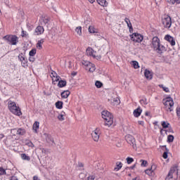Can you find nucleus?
Instances as JSON below:
<instances>
[{"label":"nucleus","mask_w":180,"mask_h":180,"mask_svg":"<svg viewBox=\"0 0 180 180\" xmlns=\"http://www.w3.org/2000/svg\"><path fill=\"white\" fill-rule=\"evenodd\" d=\"M21 158H22V160H23L24 161H30V156H28V155H26L25 153L21 154Z\"/></svg>","instance_id":"c756f323"},{"label":"nucleus","mask_w":180,"mask_h":180,"mask_svg":"<svg viewBox=\"0 0 180 180\" xmlns=\"http://www.w3.org/2000/svg\"><path fill=\"white\" fill-rule=\"evenodd\" d=\"M129 36H130L131 40L132 41H134L135 43H141L144 39L143 35L137 32H134L132 34H130Z\"/></svg>","instance_id":"0eeeda50"},{"label":"nucleus","mask_w":180,"mask_h":180,"mask_svg":"<svg viewBox=\"0 0 180 180\" xmlns=\"http://www.w3.org/2000/svg\"><path fill=\"white\" fill-rule=\"evenodd\" d=\"M22 37H27V32L26 31H22L21 34Z\"/></svg>","instance_id":"49530a36"},{"label":"nucleus","mask_w":180,"mask_h":180,"mask_svg":"<svg viewBox=\"0 0 180 180\" xmlns=\"http://www.w3.org/2000/svg\"><path fill=\"white\" fill-rule=\"evenodd\" d=\"M132 65L134 67V68H135V70H137V68H139V62L136 61V60H134L132 61Z\"/></svg>","instance_id":"e433bc0d"},{"label":"nucleus","mask_w":180,"mask_h":180,"mask_svg":"<svg viewBox=\"0 0 180 180\" xmlns=\"http://www.w3.org/2000/svg\"><path fill=\"white\" fill-rule=\"evenodd\" d=\"M134 161V159H133L132 158H127V164H131V162H133Z\"/></svg>","instance_id":"37998d69"},{"label":"nucleus","mask_w":180,"mask_h":180,"mask_svg":"<svg viewBox=\"0 0 180 180\" xmlns=\"http://www.w3.org/2000/svg\"><path fill=\"white\" fill-rule=\"evenodd\" d=\"M11 180H18V179L16 176H11Z\"/></svg>","instance_id":"5fc2aeb1"},{"label":"nucleus","mask_w":180,"mask_h":180,"mask_svg":"<svg viewBox=\"0 0 180 180\" xmlns=\"http://www.w3.org/2000/svg\"><path fill=\"white\" fill-rule=\"evenodd\" d=\"M120 103V100L119 99V98L116 97L115 98L111 99V105H112V106L119 105Z\"/></svg>","instance_id":"4be33fe9"},{"label":"nucleus","mask_w":180,"mask_h":180,"mask_svg":"<svg viewBox=\"0 0 180 180\" xmlns=\"http://www.w3.org/2000/svg\"><path fill=\"white\" fill-rule=\"evenodd\" d=\"M4 40L11 46H16L19 43V37L13 34H7L3 37Z\"/></svg>","instance_id":"7ed1b4c3"},{"label":"nucleus","mask_w":180,"mask_h":180,"mask_svg":"<svg viewBox=\"0 0 180 180\" xmlns=\"http://www.w3.org/2000/svg\"><path fill=\"white\" fill-rule=\"evenodd\" d=\"M162 147L165 150L163 153L162 157L165 160H167L168 158V153H169V150L167 148V146H162Z\"/></svg>","instance_id":"aec40b11"},{"label":"nucleus","mask_w":180,"mask_h":180,"mask_svg":"<svg viewBox=\"0 0 180 180\" xmlns=\"http://www.w3.org/2000/svg\"><path fill=\"white\" fill-rule=\"evenodd\" d=\"M141 167H146V165H147V161L146 160H141Z\"/></svg>","instance_id":"de8ad7c7"},{"label":"nucleus","mask_w":180,"mask_h":180,"mask_svg":"<svg viewBox=\"0 0 180 180\" xmlns=\"http://www.w3.org/2000/svg\"><path fill=\"white\" fill-rule=\"evenodd\" d=\"M61 98H63V99H67V98H68V96H70V95H71V92L68 90L64 91H63L61 94Z\"/></svg>","instance_id":"a211bd4d"},{"label":"nucleus","mask_w":180,"mask_h":180,"mask_svg":"<svg viewBox=\"0 0 180 180\" xmlns=\"http://www.w3.org/2000/svg\"><path fill=\"white\" fill-rule=\"evenodd\" d=\"M44 43V39H40L38 41L37 44V48L39 49V50H41L43 49V46H41Z\"/></svg>","instance_id":"bb28decb"},{"label":"nucleus","mask_w":180,"mask_h":180,"mask_svg":"<svg viewBox=\"0 0 180 180\" xmlns=\"http://www.w3.org/2000/svg\"><path fill=\"white\" fill-rule=\"evenodd\" d=\"M18 60L20 61L22 66L24 67V68H26L27 67V58H26L24 56L23 53H21L18 55Z\"/></svg>","instance_id":"9d476101"},{"label":"nucleus","mask_w":180,"mask_h":180,"mask_svg":"<svg viewBox=\"0 0 180 180\" xmlns=\"http://www.w3.org/2000/svg\"><path fill=\"white\" fill-rule=\"evenodd\" d=\"M167 131H169V133H174V130L171 127L168 129Z\"/></svg>","instance_id":"6e6d98bb"},{"label":"nucleus","mask_w":180,"mask_h":180,"mask_svg":"<svg viewBox=\"0 0 180 180\" xmlns=\"http://www.w3.org/2000/svg\"><path fill=\"white\" fill-rule=\"evenodd\" d=\"M72 77H75V75H77V72H72Z\"/></svg>","instance_id":"e2e57ef3"},{"label":"nucleus","mask_w":180,"mask_h":180,"mask_svg":"<svg viewBox=\"0 0 180 180\" xmlns=\"http://www.w3.org/2000/svg\"><path fill=\"white\" fill-rule=\"evenodd\" d=\"M75 32L79 36H81V34H82V27L81 26L77 27L75 29Z\"/></svg>","instance_id":"7c9ffc66"},{"label":"nucleus","mask_w":180,"mask_h":180,"mask_svg":"<svg viewBox=\"0 0 180 180\" xmlns=\"http://www.w3.org/2000/svg\"><path fill=\"white\" fill-rule=\"evenodd\" d=\"M141 112H143V110H141V108H136V110H134V116L135 117H139L141 115Z\"/></svg>","instance_id":"6ab92c4d"},{"label":"nucleus","mask_w":180,"mask_h":180,"mask_svg":"<svg viewBox=\"0 0 180 180\" xmlns=\"http://www.w3.org/2000/svg\"><path fill=\"white\" fill-rule=\"evenodd\" d=\"M33 180H40V179H39V176H34Z\"/></svg>","instance_id":"4d7b16f0"},{"label":"nucleus","mask_w":180,"mask_h":180,"mask_svg":"<svg viewBox=\"0 0 180 180\" xmlns=\"http://www.w3.org/2000/svg\"><path fill=\"white\" fill-rule=\"evenodd\" d=\"M34 57L33 56H30L29 58V61H30V63H34Z\"/></svg>","instance_id":"8fccbe9b"},{"label":"nucleus","mask_w":180,"mask_h":180,"mask_svg":"<svg viewBox=\"0 0 180 180\" xmlns=\"http://www.w3.org/2000/svg\"><path fill=\"white\" fill-rule=\"evenodd\" d=\"M136 168V165H134L133 166L129 167V169H134Z\"/></svg>","instance_id":"680f3d73"},{"label":"nucleus","mask_w":180,"mask_h":180,"mask_svg":"<svg viewBox=\"0 0 180 180\" xmlns=\"http://www.w3.org/2000/svg\"><path fill=\"white\" fill-rule=\"evenodd\" d=\"M177 116H180V106H178L176 109Z\"/></svg>","instance_id":"09e8293b"},{"label":"nucleus","mask_w":180,"mask_h":180,"mask_svg":"<svg viewBox=\"0 0 180 180\" xmlns=\"http://www.w3.org/2000/svg\"><path fill=\"white\" fill-rule=\"evenodd\" d=\"M167 2L169 4H172V5H174V4H180V0H167Z\"/></svg>","instance_id":"f704fd0d"},{"label":"nucleus","mask_w":180,"mask_h":180,"mask_svg":"<svg viewBox=\"0 0 180 180\" xmlns=\"http://www.w3.org/2000/svg\"><path fill=\"white\" fill-rule=\"evenodd\" d=\"M101 116L105 120V126L110 127V126L113 124V115L109 111H102Z\"/></svg>","instance_id":"f257e3e1"},{"label":"nucleus","mask_w":180,"mask_h":180,"mask_svg":"<svg viewBox=\"0 0 180 180\" xmlns=\"http://www.w3.org/2000/svg\"><path fill=\"white\" fill-rule=\"evenodd\" d=\"M145 115L146 116H150V112H146Z\"/></svg>","instance_id":"69168bd1"},{"label":"nucleus","mask_w":180,"mask_h":180,"mask_svg":"<svg viewBox=\"0 0 180 180\" xmlns=\"http://www.w3.org/2000/svg\"><path fill=\"white\" fill-rule=\"evenodd\" d=\"M154 51H156L158 54H162L164 51H167V49L165 46L161 44L158 45L155 49H153Z\"/></svg>","instance_id":"9b49d317"},{"label":"nucleus","mask_w":180,"mask_h":180,"mask_svg":"<svg viewBox=\"0 0 180 180\" xmlns=\"http://www.w3.org/2000/svg\"><path fill=\"white\" fill-rule=\"evenodd\" d=\"M155 170V165H152L150 169H148L145 170V173L147 175H149V176H151L153 175V172Z\"/></svg>","instance_id":"f3484780"},{"label":"nucleus","mask_w":180,"mask_h":180,"mask_svg":"<svg viewBox=\"0 0 180 180\" xmlns=\"http://www.w3.org/2000/svg\"><path fill=\"white\" fill-rule=\"evenodd\" d=\"M99 136H101V129L99 128H96L91 133V137L94 141H99Z\"/></svg>","instance_id":"1a4fd4ad"},{"label":"nucleus","mask_w":180,"mask_h":180,"mask_svg":"<svg viewBox=\"0 0 180 180\" xmlns=\"http://www.w3.org/2000/svg\"><path fill=\"white\" fill-rule=\"evenodd\" d=\"M125 140L128 143V144L131 146L134 150H137V145H136V139H134V136H131L130 134L126 135Z\"/></svg>","instance_id":"423d86ee"},{"label":"nucleus","mask_w":180,"mask_h":180,"mask_svg":"<svg viewBox=\"0 0 180 180\" xmlns=\"http://www.w3.org/2000/svg\"><path fill=\"white\" fill-rule=\"evenodd\" d=\"M122 167H123V163H122V162H117L116 167L114 168V171L115 172L120 171Z\"/></svg>","instance_id":"393cba45"},{"label":"nucleus","mask_w":180,"mask_h":180,"mask_svg":"<svg viewBox=\"0 0 180 180\" xmlns=\"http://www.w3.org/2000/svg\"><path fill=\"white\" fill-rule=\"evenodd\" d=\"M165 40H167V41H169L170 43L171 46H175V39H174V37H172L171 35H166L165 37Z\"/></svg>","instance_id":"2eb2a0df"},{"label":"nucleus","mask_w":180,"mask_h":180,"mask_svg":"<svg viewBox=\"0 0 180 180\" xmlns=\"http://www.w3.org/2000/svg\"><path fill=\"white\" fill-rule=\"evenodd\" d=\"M162 126L163 127V129H168L169 127V123L163 121L162 122Z\"/></svg>","instance_id":"72a5a7b5"},{"label":"nucleus","mask_w":180,"mask_h":180,"mask_svg":"<svg viewBox=\"0 0 180 180\" xmlns=\"http://www.w3.org/2000/svg\"><path fill=\"white\" fill-rule=\"evenodd\" d=\"M58 120H60V122H63V120H65L64 114L63 113V112H61V114H60V115L58 116Z\"/></svg>","instance_id":"ea45409f"},{"label":"nucleus","mask_w":180,"mask_h":180,"mask_svg":"<svg viewBox=\"0 0 180 180\" xmlns=\"http://www.w3.org/2000/svg\"><path fill=\"white\" fill-rule=\"evenodd\" d=\"M41 150L42 153H46V149L45 148H41Z\"/></svg>","instance_id":"774afa93"},{"label":"nucleus","mask_w":180,"mask_h":180,"mask_svg":"<svg viewBox=\"0 0 180 180\" xmlns=\"http://www.w3.org/2000/svg\"><path fill=\"white\" fill-rule=\"evenodd\" d=\"M44 33V27L43 26H37L34 31V35L39 36V34H43Z\"/></svg>","instance_id":"ddd939ff"},{"label":"nucleus","mask_w":180,"mask_h":180,"mask_svg":"<svg viewBox=\"0 0 180 180\" xmlns=\"http://www.w3.org/2000/svg\"><path fill=\"white\" fill-rule=\"evenodd\" d=\"M63 101H57L56 103V107L57 108V109H63Z\"/></svg>","instance_id":"2f4dec72"},{"label":"nucleus","mask_w":180,"mask_h":180,"mask_svg":"<svg viewBox=\"0 0 180 180\" xmlns=\"http://www.w3.org/2000/svg\"><path fill=\"white\" fill-rule=\"evenodd\" d=\"M162 22L166 29H169L172 25V20L169 15L165 16L164 18L162 19Z\"/></svg>","instance_id":"6e6552de"},{"label":"nucleus","mask_w":180,"mask_h":180,"mask_svg":"<svg viewBox=\"0 0 180 180\" xmlns=\"http://www.w3.org/2000/svg\"><path fill=\"white\" fill-rule=\"evenodd\" d=\"M138 123H139V124H141V126H143L144 124V122H143V121H139Z\"/></svg>","instance_id":"052dcab7"},{"label":"nucleus","mask_w":180,"mask_h":180,"mask_svg":"<svg viewBox=\"0 0 180 180\" xmlns=\"http://www.w3.org/2000/svg\"><path fill=\"white\" fill-rule=\"evenodd\" d=\"M127 26H128L129 28L133 27V25H131V22L127 24Z\"/></svg>","instance_id":"bf43d9fd"},{"label":"nucleus","mask_w":180,"mask_h":180,"mask_svg":"<svg viewBox=\"0 0 180 180\" xmlns=\"http://www.w3.org/2000/svg\"><path fill=\"white\" fill-rule=\"evenodd\" d=\"M140 103H141V105H147V98H143L140 101Z\"/></svg>","instance_id":"c03bdc74"},{"label":"nucleus","mask_w":180,"mask_h":180,"mask_svg":"<svg viewBox=\"0 0 180 180\" xmlns=\"http://www.w3.org/2000/svg\"><path fill=\"white\" fill-rule=\"evenodd\" d=\"M129 32H130L131 33H133V27H129Z\"/></svg>","instance_id":"0e129e2a"},{"label":"nucleus","mask_w":180,"mask_h":180,"mask_svg":"<svg viewBox=\"0 0 180 180\" xmlns=\"http://www.w3.org/2000/svg\"><path fill=\"white\" fill-rule=\"evenodd\" d=\"M86 53L87 56H93V57H95V56H94V49H92L91 47L87 48Z\"/></svg>","instance_id":"c85d7f7f"},{"label":"nucleus","mask_w":180,"mask_h":180,"mask_svg":"<svg viewBox=\"0 0 180 180\" xmlns=\"http://www.w3.org/2000/svg\"><path fill=\"white\" fill-rule=\"evenodd\" d=\"M50 20H51L50 18H46V17H42L41 19V20H42L44 25H47V23H49Z\"/></svg>","instance_id":"473e14b6"},{"label":"nucleus","mask_w":180,"mask_h":180,"mask_svg":"<svg viewBox=\"0 0 180 180\" xmlns=\"http://www.w3.org/2000/svg\"><path fill=\"white\" fill-rule=\"evenodd\" d=\"M174 136L173 135H169L167 136V143H172L174 141Z\"/></svg>","instance_id":"c9c22d12"},{"label":"nucleus","mask_w":180,"mask_h":180,"mask_svg":"<svg viewBox=\"0 0 180 180\" xmlns=\"http://www.w3.org/2000/svg\"><path fill=\"white\" fill-rule=\"evenodd\" d=\"M40 126V123L37 121H36L32 126V129L34 131V133H37V129H39Z\"/></svg>","instance_id":"a878e982"},{"label":"nucleus","mask_w":180,"mask_h":180,"mask_svg":"<svg viewBox=\"0 0 180 180\" xmlns=\"http://www.w3.org/2000/svg\"><path fill=\"white\" fill-rule=\"evenodd\" d=\"M89 2H90V4H94L95 2V0H89Z\"/></svg>","instance_id":"338daca9"},{"label":"nucleus","mask_w":180,"mask_h":180,"mask_svg":"<svg viewBox=\"0 0 180 180\" xmlns=\"http://www.w3.org/2000/svg\"><path fill=\"white\" fill-rule=\"evenodd\" d=\"M58 86L59 88H64V86H67V81L65 80H58Z\"/></svg>","instance_id":"b1692460"},{"label":"nucleus","mask_w":180,"mask_h":180,"mask_svg":"<svg viewBox=\"0 0 180 180\" xmlns=\"http://www.w3.org/2000/svg\"><path fill=\"white\" fill-rule=\"evenodd\" d=\"M95 85L96 88H102V86H103V84H102V82H101L100 81H96L95 83Z\"/></svg>","instance_id":"4c0bfd02"},{"label":"nucleus","mask_w":180,"mask_h":180,"mask_svg":"<svg viewBox=\"0 0 180 180\" xmlns=\"http://www.w3.org/2000/svg\"><path fill=\"white\" fill-rule=\"evenodd\" d=\"M89 33H95V28L94 27H89Z\"/></svg>","instance_id":"a18cd8bd"},{"label":"nucleus","mask_w":180,"mask_h":180,"mask_svg":"<svg viewBox=\"0 0 180 180\" xmlns=\"http://www.w3.org/2000/svg\"><path fill=\"white\" fill-rule=\"evenodd\" d=\"M124 22H125L127 23V25L128 23H130V19H129V18H125Z\"/></svg>","instance_id":"864d4df0"},{"label":"nucleus","mask_w":180,"mask_h":180,"mask_svg":"<svg viewBox=\"0 0 180 180\" xmlns=\"http://www.w3.org/2000/svg\"><path fill=\"white\" fill-rule=\"evenodd\" d=\"M51 77L52 79V84H53V85H56V82H58V81H60V76H58V75H57V72H52L51 73Z\"/></svg>","instance_id":"f8f14e48"},{"label":"nucleus","mask_w":180,"mask_h":180,"mask_svg":"<svg viewBox=\"0 0 180 180\" xmlns=\"http://www.w3.org/2000/svg\"><path fill=\"white\" fill-rule=\"evenodd\" d=\"M16 134H18L19 136H25V134H26V130L22 128H19L16 131Z\"/></svg>","instance_id":"5701e85b"},{"label":"nucleus","mask_w":180,"mask_h":180,"mask_svg":"<svg viewBox=\"0 0 180 180\" xmlns=\"http://www.w3.org/2000/svg\"><path fill=\"white\" fill-rule=\"evenodd\" d=\"M97 2L101 6H108V1L106 0H97Z\"/></svg>","instance_id":"cd10ccee"},{"label":"nucleus","mask_w":180,"mask_h":180,"mask_svg":"<svg viewBox=\"0 0 180 180\" xmlns=\"http://www.w3.org/2000/svg\"><path fill=\"white\" fill-rule=\"evenodd\" d=\"M160 38H158V37H154L152 39V47L153 49H155V47L160 46Z\"/></svg>","instance_id":"4468645a"},{"label":"nucleus","mask_w":180,"mask_h":180,"mask_svg":"<svg viewBox=\"0 0 180 180\" xmlns=\"http://www.w3.org/2000/svg\"><path fill=\"white\" fill-rule=\"evenodd\" d=\"M81 63L82 65H84L85 70H86V71H89V72H94L96 70V68L95 67V64L89 61L82 60Z\"/></svg>","instance_id":"20e7f679"},{"label":"nucleus","mask_w":180,"mask_h":180,"mask_svg":"<svg viewBox=\"0 0 180 180\" xmlns=\"http://www.w3.org/2000/svg\"><path fill=\"white\" fill-rule=\"evenodd\" d=\"M44 137L45 138L46 141L49 144H51V143H54V139H53L51 135L45 133L44 134Z\"/></svg>","instance_id":"dca6fc26"},{"label":"nucleus","mask_w":180,"mask_h":180,"mask_svg":"<svg viewBox=\"0 0 180 180\" xmlns=\"http://www.w3.org/2000/svg\"><path fill=\"white\" fill-rule=\"evenodd\" d=\"M159 86H160V88H162V89H163V91H165V92H169V89H168V87H165L162 84L159 85Z\"/></svg>","instance_id":"a19ab883"},{"label":"nucleus","mask_w":180,"mask_h":180,"mask_svg":"<svg viewBox=\"0 0 180 180\" xmlns=\"http://www.w3.org/2000/svg\"><path fill=\"white\" fill-rule=\"evenodd\" d=\"M8 109L11 113L16 115V116H22V111H20V108L16 105V103L10 100L8 101Z\"/></svg>","instance_id":"f03ea898"},{"label":"nucleus","mask_w":180,"mask_h":180,"mask_svg":"<svg viewBox=\"0 0 180 180\" xmlns=\"http://www.w3.org/2000/svg\"><path fill=\"white\" fill-rule=\"evenodd\" d=\"M165 110L172 112V106H174V100L172 98H166L165 102L164 103Z\"/></svg>","instance_id":"39448f33"},{"label":"nucleus","mask_w":180,"mask_h":180,"mask_svg":"<svg viewBox=\"0 0 180 180\" xmlns=\"http://www.w3.org/2000/svg\"><path fill=\"white\" fill-rule=\"evenodd\" d=\"M144 75L147 79H153V75H151V72L148 70H146L144 72Z\"/></svg>","instance_id":"412c9836"},{"label":"nucleus","mask_w":180,"mask_h":180,"mask_svg":"<svg viewBox=\"0 0 180 180\" xmlns=\"http://www.w3.org/2000/svg\"><path fill=\"white\" fill-rule=\"evenodd\" d=\"M29 56L30 57H34L36 56V49H32L29 53Z\"/></svg>","instance_id":"58836bf2"},{"label":"nucleus","mask_w":180,"mask_h":180,"mask_svg":"<svg viewBox=\"0 0 180 180\" xmlns=\"http://www.w3.org/2000/svg\"><path fill=\"white\" fill-rule=\"evenodd\" d=\"M18 131V129H16V128H15V129H12L11 130V134H13L14 133H15V134H16V131Z\"/></svg>","instance_id":"3c124183"},{"label":"nucleus","mask_w":180,"mask_h":180,"mask_svg":"<svg viewBox=\"0 0 180 180\" xmlns=\"http://www.w3.org/2000/svg\"><path fill=\"white\" fill-rule=\"evenodd\" d=\"M94 179H95V176L94 175L89 176L88 177V180H94Z\"/></svg>","instance_id":"603ef678"},{"label":"nucleus","mask_w":180,"mask_h":180,"mask_svg":"<svg viewBox=\"0 0 180 180\" xmlns=\"http://www.w3.org/2000/svg\"><path fill=\"white\" fill-rule=\"evenodd\" d=\"M0 175H6V171L4 167H0Z\"/></svg>","instance_id":"79ce46f5"},{"label":"nucleus","mask_w":180,"mask_h":180,"mask_svg":"<svg viewBox=\"0 0 180 180\" xmlns=\"http://www.w3.org/2000/svg\"><path fill=\"white\" fill-rule=\"evenodd\" d=\"M4 137H5V135H4V134H0V140H2Z\"/></svg>","instance_id":"13d9d810"}]
</instances>
